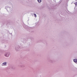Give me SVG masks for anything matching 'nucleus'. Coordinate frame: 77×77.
<instances>
[{
  "mask_svg": "<svg viewBox=\"0 0 77 77\" xmlns=\"http://www.w3.org/2000/svg\"><path fill=\"white\" fill-rule=\"evenodd\" d=\"M26 29H27V28H26Z\"/></svg>",
  "mask_w": 77,
  "mask_h": 77,
  "instance_id": "10",
  "label": "nucleus"
},
{
  "mask_svg": "<svg viewBox=\"0 0 77 77\" xmlns=\"http://www.w3.org/2000/svg\"><path fill=\"white\" fill-rule=\"evenodd\" d=\"M37 1L39 3H41V0H37Z\"/></svg>",
  "mask_w": 77,
  "mask_h": 77,
  "instance_id": "6",
  "label": "nucleus"
},
{
  "mask_svg": "<svg viewBox=\"0 0 77 77\" xmlns=\"http://www.w3.org/2000/svg\"><path fill=\"white\" fill-rule=\"evenodd\" d=\"M74 4H75V5H77V2H76Z\"/></svg>",
  "mask_w": 77,
  "mask_h": 77,
  "instance_id": "8",
  "label": "nucleus"
},
{
  "mask_svg": "<svg viewBox=\"0 0 77 77\" xmlns=\"http://www.w3.org/2000/svg\"><path fill=\"white\" fill-rule=\"evenodd\" d=\"M34 15L35 17V18H36V14H34Z\"/></svg>",
  "mask_w": 77,
  "mask_h": 77,
  "instance_id": "7",
  "label": "nucleus"
},
{
  "mask_svg": "<svg viewBox=\"0 0 77 77\" xmlns=\"http://www.w3.org/2000/svg\"><path fill=\"white\" fill-rule=\"evenodd\" d=\"M6 65H7V62H4L1 64V66H6Z\"/></svg>",
  "mask_w": 77,
  "mask_h": 77,
  "instance_id": "4",
  "label": "nucleus"
},
{
  "mask_svg": "<svg viewBox=\"0 0 77 77\" xmlns=\"http://www.w3.org/2000/svg\"><path fill=\"white\" fill-rule=\"evenodd\" d=\"M25 27H26V26H25Z\"/></svg>",
  "mask_w": 77,
  "mask_h": 77,
  "instance_id": "9",
  "label": "nucleus"
},
{
  "mask_svg": "<svg viewBox=\"0 0 77 77\" xmlns=\"http://www.w3.org/2000/svg\"><path fill=\"white\" fill-rule=\"evenodd\" d=\"M73 61L74 62H75V63H76V62H77V59H74L73 60Z\"/></svg>",
  "mask_w": 77,
  "mask_h": 77,
  "instance_id": "5",
  "label": "nucleus"
},
{
  "mask_svg": "<svg viewBox=\"0 0 77 77\" xmlns=\"http://www.w3.org/2000/svg\"><path fill=\"white\" fill-rule=\"evenodd\" d=\"M6 8L8 12H11V11H12V9L11 7H9L8 6H7V7H6Z\"/></svg>",
  "mask_w": 77,
  "mask_h": 77,
  "instance_id": "2",
  "label": "nucleus"
},
{
  "mask_svg": "<svg viewBox=\"0 0 77 77\" xmlns=\"http://www.w3.org/2000/svg\"><path fill=\"white\" fill-rule=\"evenodd\" d=\"M15 48L16 50V51H18V50H19V49H20V47L19 46H15Z\"/></svg>",
  "mask_w": 77,
  "mask_h": 77,
  "instance_id": "3",
  "label": "nucleus"
},
{
  "mask_svg": "<svg viewBox=\"0 0 77 77\" xmlns=\"http://www.w3.org/2000/svg\"><path fill=\"white\" fill-rule=\"evenodd\" d=\"M10 56V52H6L5 54V56L6 57H9Z\"/></svg>",
  "mask_w": 77,
  "mask_h": 77,
  "instance_id": "1",
  "label": "nucleus"
}]
</instances>
